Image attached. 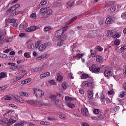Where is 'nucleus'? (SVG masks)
I'll use <instances>...</instances> for the list:
<instances>
[{
	"instance_id": "412c9836",
	"label": "nucleus",
	"mask_w": 126,
	"mask_h": 126,
	"mask_svg": "<svg viewBox=\"0 0 126 126\" xmlns=\"http://www.w3.org/2000/svg\"><path fill=\"white\" fill-rule=\"evenodd\" d=\"M120 36H121L120 33L119 32H117V31H116V33L114 34L112 38L114 39H116L119 38L120 37Z\"/></svg>"
},
{
	"instance_id": "e433bc0d",
	"label": "nucleus",
	"mask_w": 126,
	"mask_h": 126,
	"mask_svg": "<svg viewBox=\"0 0 126 126\" xmlns=\"http://www.w3.org/2000/svg\"><path fill=\"white\" fill-rule=\"evenodd\" d=\"M125 50H126V46H124L123 47L120 48V49H119V53H121Z\"/></svg>"
},
{
	"instance_id": "b1692460",
	"label": "nucleus",
	"mask_w": 126,
	"mask_h": 126,
	"mask_svg": "<svg viewBox=\"0 0 126 126\" xmlns=\"http://www.w3.org/2000/svg\"><path fill=\"white\" fill-rule=\"evenodd\" d=\"M15 97L16 99L17 100L20 102H21V103L24 102V99L20 96H19L18 95H16Z\"/></svg>"
},
{
	"instance_id": "774afa93",
	"label": "nucleus",
	"mask_w": 126,
	"mask_h": 126,
	"mask_svg": "<svg viewBox=\"0 0 126 126\" xmlns=\"http://www.w3.org/2000/svg\"><path fill=\"white\" fill-rule=\"evenodd\" d=\"M82 126H90L89 124L86 123H83L82 124Z\"/></svg>"
},
{
	"instance_id": "9b49d317",
	"label": "nucleus",
	"mask_w": 126,
	"mask_h": 126,
	"mask_svg": "<svg viewBox=\"0 0 126 126\" xmlns=\"http://www.w3.org/2000/svg\"><path fill=\"white\" fill-rule=\"evenodd\" d=\"M115 33H116V31L115 30L108 31L107 32V35L109 37L112 36L113 38V36L114 35V34H115Z\"/></svg>"
},
{
	"instance_id": "c03bdc74",
	"label": "nucleus",
	"mask_w": 126,
	"mask_h": 126,
	"mask_svg": "<svg viewBox=\"0 0 126 126\" xmlns=\"http://www.w3.org/2000/svg\"><path fill=\"white\" fill-rule=\"evenodd\" d=\"M121 18L124 20H126V13H123L121 14Z\"/></svg>"
},
{
	"instance_id": "473e14b6",
	"label": "nucleus",
	"mask_w": 126,
	"mask_h": 126,
	"mask_svg": "<svg viewBox=\"0 0 126 126\" xmlns=\"http://www.w3.org/2000/svg\"><path fill=\"white\" fill-rule=\"evenodd\" d=\"M66 105L68 108H70L71 109H74L75 108V105L72 103H67Z\"/></svg>"
},
{
	"instance_id": "de8ad7c7",
	"label": "nucleus",
	"mask_w": 126,
	"mask_h": 126,
	"mask_svg": "<svg viewBox=\"0 0 126 126\" xmlns=\"http://www.w3.org/2000/svg\"><path fill=\"white\" fill-rule=\"evenodd\" d=\"M62 87L63 89H66L67 88V85L66 83H63L62 85Z\"/></svg>"
},
{
	"instance_id": "1a4fd4ad",
	"label": "nucleus",
	"mask_w": 126,
	"mask_h": 126,
	"mask_svg": "<svg viewBox=\"0 0 126 126\" xmlns=\"http://www.w3.org/2000/svg\"><path fill=\"white\" fill-rule=\"evenodd\" d=\"M63 32L62 30H59L55 32V37L57 38L60 37L63 35Z\"/></svg>"
},
{
	"instance_id": "79ce46f5",
	"label": "nucleus",
	"mask_w": 126,
	"mask_h": 126,
	"mask_svg": "<svg viewBox=\"0 0 126 126\" xmlns=\"http://www.w3.org/2000/svg\"><path fill=\"white\" fill-rule=\"evenodd\" d=\"M40 124L41 125H49L50 124V123L49 122L41 121L40 122Z\"/></svg>"
},
{
	"instance_id": "ea45409f",
	"label": "nucleus",
	"mask_w": 126,
	"mask_h": 126,
	"mask_svg": "<svg viewBox=\"0 0 126 126\" xmlns=\"http://www.w3.org/2000/svg\"><path fill=\"white\" fill-rule=\"evenodd\" d=\"M0 58H7V55L5 54L0 53Z\"/></svg>"
},
{
	"instance_id": "0e129e2a",
	"label": "nucleus",
	"mask_w": 126,
	"mask_h": 126,
	"mask_svg": "<svg viewBox=\"0 0 126 126\" xmlns=\"http://www.w3.org/2000/svg\"><path fill=\"white\" fill-rule=\"evenodd\" d=\"M14 126H23L21 125L20 122H19V123H15L14 125Z\"/></svg>"
},
{
	"instance_id": "a878e982",
	"label": "nucleus",
	"mask_w": 126,
	"mask_h": 126,
	"mask_svg": "<svg viewBox=\"0 0 126 126\" xmlns=\"http://www.w3.org/2000/svg\"><path fill=\"white\" fill-rule=\"evenodd\" d=\"M46 57V55L43 54V55H41V56H39L37 57L36 58V61H40L43 59H45V57Z\"/></svg>"
},
{
	"instance_id": "ddd939ff",
	"label": "nucleus",
	"mask_w": 126,
	"mask_h": 126,
	"mask_svg": "<svg viewBox=\"0 0 126 126\" xmlns=\"http://www.w3.org/2000/svg\"><path fill=\"white\" fill-rule=\"evenodd\" d=\"M28 27V24L27 23L24 21L20 25V29L21 30H23V29H26V28Z\"/></svg>"
},
{
	"instance_id": "f3484780",
	"label": "nucleus",
	"mask_w": 126,
	"mask_h": 126,
	"mask_svg": "<svg viewBox=\"0 0 126 126\" xmlns=\"http://www.w3.org/2000/svg\"><path fill=\"white\" fill-rule=\"evenodd\" d=\"M20 95L22 96L28 97L30 96V94L25 92H21L19 93Z\"/></svg>"
},
{
	"instance_id": "c756f323",
	"label": "nucleus",
	"mask_w": 126,
	"mask_h": 126,
	"mask_svg": "<svg viewBox=\"0 0 126 126\" xmlns=\"http://www.w3.org/2000/svg\"><path fill=\"white\" fill-rule=\"evenodd\" d=\"M90 52H91L92 57H95V56L96 55V53L94 50H91Z\"/></svg>"
},
{
	"instance_id": "680f3d73",
	"label": "nucleus",
	"mask_w": 126,
	"mask_h": 126,
	"mask_svg": "<svg viewBox=\"0 0 126 126\" xmlns=\"http://www.w3.org/2000/svg\"><path fill=\"white\" fill-rule=\"evenodd\" d=\"M120 110V107L119 106H116L115 108L114 109V112H116Z\"/></svg>"
},
{
	"instance_id": "7c9ffc66",
	"label": "nucleus",
	"mask_w": 126,
	"mask_h": 126,
	"mask_svg": "<svg viewBox=\"0 0 126 126\" xmlns=\"http://www.w3.org/2000/svg\"><path fill=\"white\" fill-rule=\"evenodd\" d=\"M7 21L8 23H15L16 20L13 19H8Z\"/></svg>"
},
{
	"instance_id": "aec40b11",
	"label": "nucleus",
	"mask_w": 126,
	"mask_h": 126,
	"mask_svg": "<svg viewBox=\"0 0 126 126\" xmlns=\"http://www.w3.org/2000/svg\"><path fill=\"white\" fill-rule=\"evenodd\" d=\"M57 80L59 82H62L63 80V77L61 76L60 73L57 74Z\"/></svg>"
},
{
	"instance_id": "7ed1b4c3",
	"label": "nucleus",
	"mask_w": 126,
	"mask_h": 126,
	"mask_svg": "<svg viewBox=\"0 0 126 126\" xmlns=\"http://www.w3.org/2000/svg\"><path fill=\"white\" fill-rule=\"evenodd\" d=\"M51 45L49 43H45L40 45L39 47V50L40 51H43L47 48H50Z\"/></svg>"
},
{
	"instance_id": "c9c22d12",
	"label": "nucleus",
	"mask_w": 126,
	"mask_h": 126,
	"mask_svg": "<svg viewBox=\"0 0 126 126\" xmlns=\"http://www.w3.org/2000/svg\"><path fill=\"white\" fill-rule=\"evenodd\" d=\"M126 95V92H122L120 93V94H119V97L123 98Z\"/></svg>"
},
{
	"instance_id": "cd10ccee",
	"label": "nucleus",
	"mask_w": 126,
	"mask_h": 126,
	"mask_svg": "<svg viewBox=\"0 0 126 126\" xmlns=\"http://www.w3.org/2000/svg\"><path fill=\"white\" fill-rule=\"evenodd\" d=\"M16 9V8L13 5L12 7H11L10 8H9V9L7 11V13H9L10 12H12V11L15 10Z\"/></svg>"
},
{
	"instance_id": "f257e3e1",
	"label": "nucleus",
	"mask_w": 126,
	"mask_h": 126,
	"mask_svg": "<svg viewBox=\"0 0 126 126\" xmlns=\"http://www.w3.org/2000/svg\"><path fill=\"white\" fill-rule=\"evenodd\" d=\"M41 44V41H38L35 43H32L31 44H28L27 46V48L28 49H36L38 48L39 46H40Z\"/></svg>"
},
{
	"instance_id": "5701e85b",
	"label": "nucleus",
	"mask_w": 126,
	"mask_h": 126,
	"mask_svg": "<svg viewBox=\"0 0 126 126\" xmlns=\"http://www.w3.org/2000/svg\"><path fill=\"white\" fill-rule=\"evenodd\" d=\"M96 61L98 63H102L103 62V58L101 56H96Z\"/></svg>"
},
{
	"instance_id": "052dcab7",
	"label": "nucleus",
	"mask_w": 126,
	"mask_h": 126,
	"mask_svg": "<svg viewBox=\"0 0 126 126\" xmlns=\"http://www.w3.org/2000/svg\"><path fill=\"white\" fill-rule=\"evenodd\" d=\"M100 98L101 99V101L103 102L104 101V98H105L103 94H101Z\"/></svg>"
},
{
	"instance_id": "f8f14e48",
	"label": "nucleus",
	"mask_w": 126,
	"mask_h": 126,
	"mask_svg": "<svg viewBox=\"0 0 126 126\" xmlns=\"http://www.w3.org/2000/svg\"><path fill=\"white\" fill-rule=\"evenodd\" d=\"M37 28L36 26H31L26 29V32H33V31H35Z\"/></svg>"
},
{
	"instance_id": "6e6552de",
	"label": "nucleus",
	"mask_w": 126,
	"mask_h": 126,
	"mask_svg": "<svg viewBox=\"0 0 126 126\" xmlns=\"http://www.w3.org/2000/svg\"><path fill=\"white\" fill-rule=\"evenodd\" d=\"M65 39H66L65 35L62 36V38H61V41L57 43V46L58 47L62 46L63 45V41L65 40Z\"/></svg>"
},
{
	"instance_id": "a211bd4d",
	"label": "nucleus",
	"mask_w": 126,
	"mask_h": 126,
	"mask_svg": "<svg viewBox=\"0 0 126 126\" xmlns=\"http://www.w3.org/2000/svg\"><path fill=\"white\" fill-rule=\"evenodd\" d=\"M16 122V120H13L12 119H10L8 123H7V126H10L13 124L15 123Z\"/></svg>"
},
{
	"instance_id": "0eeeda50",
	"label": "nucleus",
	"mask_w": 126,
	"mask_h": 126,
	"mask_svg": "<svg viewBox=\"0 0 126 126\" xmlns=\"http://www.w3.org/2000/svg\"><path fill=\"white\" fill-rule=\"evenodd\" d=\"M104 75L105 77H109L112 76V73L110 69L107 68L105 71H104Z\"/></svg>"
},
{
	"instance_id": "4d7b16f0",
	"label": "nucleus",
	"mask_w": 126,
	"mask_h": 126,
	"mask_svg": "<svg viewBox=\"0 0 126 126\" xmlns=\"http://www.w3.org/2000/svg\"><path fill=\"white\" fill-rule=\"evenodd\" d=\"M24 56L27 58H29L30 57V55L28 52L25 53Z\"/></svg>"
},
{
	"instance_id": "bf43d9fd",
	"label": "nucleus",
	"mask_w": 126,
	"mask_h": 126,
	"mask_svg": "<svg viewBox=\"0 0 126 126\" xmlns=\"http://www.w3.org/2000/svg\"><path fill=\"white\" fill-rule=\"evenodd\" d=\"M94 114H96V115L99 114V109H94Z\"/></svg>"
},
{
	"instance_id": "864d4df0",
	"label": "nucleus",
	"mask_w": 126,
	"mask_h": 126,
	"mask_svg": "<svg viewBox=\"0 0 126 126\" xmlns=\"http://www.w3.org/2000/svg\"><path fill=\"white\" fill-rule=\"evenodd\" d=\"M64 98H65V100L70 101V100H73V98H71V97H70L69 96H65Z\"/></svg>"
},
{
	"instance_id": "423d86ee",
	"label": "nucleus",
	"mask_w": 126,
	"mask_h": 126,
	"mask_svg": "<svg viewBox=\"0 0 126 126\" xmlns=\"http://www.w3.org/2000/svg\"><path fill=\"white\" fill-rule=\"evenodd\" d=\"M93 85V83L92 82H91V81H85L83 82L82 83V87H90L91 86Z\"/></svg>"
},
{
	"instance_id": "6ab92c4d",
	"label": "nucleus",
	"mask_w": 126,
	"mask_h": 126,
	"mask_svg": "<svg viewBox=\"0 0 126 126\" xmlns=\"http://www.w3.org/2000/svg\"><path fill=\"white\" fill-rule=\"evenodd\" d=\"M52 13L53 10L51 9L46 7V11L45 12V14L47 15V16H49L50 14H52Z\"/></svg>"
},
{
	"instance_id": "f704fd0d",
	"label": "nucleus",
	"mask_w": 126,
	"mask_h": 126,
	"mask_svg": "<svg viewBox=\"0 0 126 126\" xmlns=\"http://www.w3.org/2000/svg\"><path fill=\"white\" fill-rule=\"evenodd\" d=\"M88 77H89V75L88 74H82L81 76V78L82 79H86Z\"/></svg>"
},
{
	"instance_id": "3c124183",
	"label": "nucleus",
	"mask_w": 126,
	"mask_h": 126,
	"mask_svg": "<svg viewBox=\"0 0 126 126\" xmlns=\"http://www.w3.org/2000/svg\"><path fill=\"white\" fill-rule=\"evenodd\" d=\"M114 44L116 46H119L120 44V41L119 39H116L115 42Z\"/></svg>"
},
{
	"instance_id": "49530a36",
	"label": "nucleus",
	"mask_w": 126,
	"mask_h": 126,
	"mask_svg": "<svg viewBox=\"0 0 126 126\" xmlns=\"http://www.w3.org/2000/svg\"><path fill=\"white\" fill-rule=\"evenodd\" d=\"M4 99L5 100H11L12 98L11 96H9V95H6L4 97Z\"/></svg>"
},
{
	"instance_id": "603ef678",
	"label": "nucleus",
	"mask_w": 126,
	"mask_h": 126,
	"mask_svg": "<svg viewBox=\"0 0 126 126\" xmlns=\"http://www.w3.org/2000/svg\"><path fill=\"white\" fill-rule=\"evenodd\" d=\"M12 49L11 48L6 49L4 51H3V53L6 54L8 53L10 51H12Z\"/></svg>"
},
{
	"instance_id": "4be33fe9",
	"label": "nucleus",
	"mask_w": 126,
	"mask_h": 126,
	"mask_svg": "<svg viewBox=\"0 0 126 126\" xmlns=\"http://www.w3.org/2000/svg\"><path fill=\"white\" fill-rule=\"evenodd\" d=\"M32 80V79L31 78H28L27 79H26L23 81L21 82V84L22 85H25V84H26L30 82H31Z\"/></svg>"
},
{
	"instance_id": "39448f33",
	"label": "nucleus",
	"mask_w": 126,
	"mask_h": 126,
	"mask_svg": "<svg viewBox=\"0 0 126 126\" xmlns=\"http://www.w3.org/2000/svg\"><path fill=\"white\" fill-rule=\"evenodd\" d=\"M49 99L55 102V105H57L59 102V100L57 98L56 95H51L49 97Z\"/></svg>"
},
{
	"instance_id": "72a5a7b5",
	"label": "nucleus",
	"mask_w": 126,
	"mask_h": 126,
	"mask_svg": "<svg viewBox=\"0 0 126 126\" xmlns=\"http://www.w3.org/2000/svg\"><path fill=\"white\" fill-rule=\"evenodd\" d=\"M59 118L62 120H66V116L64 114H61V115H59Z\"/></svg>"
},
{
	"instance_id": "bb28decb",
	"label": "nucleus",
	"mask_w": 126,
	"mask_h": 126,
	"mask_svg": "<svg viewBox=\"0 0 126 126\" xmlns=\"http://www.w3.org/2000/svg\"><path fill=\"white\" fill-rule=\"evenodd\" d=\"M93 91H88L87 92V95H88V96L89 98H91V97H93Z\"/></svg>"
},
{
	"instance_id": "2eb2a0df",
	"label": "nucleus",
	"mask_w": 126,
	"mask_h": 126,
	"mask_svg": "<svg viewBox=\"0 0 126 126\" xmlns=\"http://www.w3.org/2000/svg\"><path fill=\"white\" fill-rule=\"evenodd\" d=\"M81 113L83 114V115L86 117L88 114V111L87 108H82L81 109Z\"/></svg>"
},
{
	"instance_id": "338daca9",
	"label": "nucleus",
	"mask_w": 126,
	"mask_h": 126,
	"mask_svg": "<svg viewBox=\"0 0 126 126\" xmlns=\"http://www.w3.org/2000/svg\"><path fill=\"white\" fill-rule=\"evenodd\" d=\"M113 94H114V91L113 90H111V91H108V94L109 95H112Z\"/></svg>"
},
{
	"instance_id": "c85d7f7f",
	"label": "nucleus",
	"mask_w": 126,
	"mask_h": 126,
	"mask_svg": "<svg viewBox=\"0 0 126 126\" xmlns=\"http://www.w3.org/2000/svg\"><path fill=\"white\" fill-rule=\"evenodd\" d=\"M30 17L32 20H35L36 18V13H33L30 16Z\"/></svg>"
},
{
	"instance_id": "6e6d98bb",
	"label": "nucleus",
	"mask_w": 126,
	"mask_h": 126,
	"mask_svg": "<svg viewBox=\"0 0 126 126\" xmlns=\"http://www.w3.org/2000/svg\"><path fill=\"white\" fill-rule=\"evenodd\" d=\"M48 83L49 84V85H53L55 84V80H51L48 81Z\"/></svg>"
},
{
	"instance_id": "dca6fc26",
	"label": "nucleus",
	"mask_w": 126,
	"mask_h": 126,
	"mask_svg": "<svg viewBox=\"0 0 126 126\" xmlns=\"http://www.w3.org/2000/svg\"><path fill=\"white\" fill-rule=\"evenodd\" d=\"M37 104L36 106H47V104L45 103L43 101H36Z\"/></svg>"
},
{
	"instance_id": "f03ea898",
	"label": "nucleus",
	"mask_w": 126,
	"mask_h": 126,
	"mask_svg": "<svg viewBox=\"0 0 126 126\" xmlns=\"http://www.w3.org/2000/svg\"><path fill=\"white\" fill-rule=\"evenodd\" d=\"M34 93L37 97H41L44 95V92L40 89H34Z\"/></svg>"
},
{
	"instance_id": "5fc2aeb1",
	"label": "nucleus",
	"mask_w": 126,
	"mask_h": 126,
	"mask_svg": "<svg viewBox=\"0 0 126 126\" xmlns=\"http://www.w3.org/2000/svg\"><path fill=\"white\" fill-rule=\"evenodd\" d=\"M21 79V77L20 76H19L17 77L13 81V82H17L19 80H20Z\"/></svg>"
},
{
	"instance_id": "393cba45",
	"label": "nucleus",
	"mask_w": 126,
	"mask_h": 126,
	"mask_svg": "<svg viewBox=\"0 0 126 126\" xmlns=\"http://www.w3.org/2000/svg\"><path fill=\"white\" fill-rule=\"evenodd\" d=\"M27 102L28 104H30V105H33V106H36L37 102L36 101H33V100H27Z\"/></svg>"
},
{
	"instance_id": "69168bd1",
	"label": "nucleus",
	"mask_w": 126,
	"mask_h": 126,
	"mask_svg": "<svg viewBox=\"0 0 126 126\" xmlns=\"http://www.w3.org/2000/svg\"><path fill=\"white\" fill-rule=\"evenodd\" d=\"M20 12V11H16L14 12H13L12 13L13 15H17L18 14H19Z\"/></svg>"
},
{
	"instance_id": "13d9d810",
	"label": "nucleus",
	"mask_w": 126,
	"mask_h": 126,
	"mask_svg": "<svg viewBox=\"0 0 126 126\" xmlns=\"http://www.w3.org/2000/svg\"><path fill=\"white\" fill-rule=\"evenodd\" d=\"M105 100L107 104H110V103L111 102V100L108 98V97L106 98Z\"/></svg>"
},
{
	"instance_id": "a19ab883",
	"label": "nucleus",
	"mask_w": 126,
	"mask_h": 126,
	"mask_svg": "<svg viewBox=\"0 0 126 126\" xmlns=\"http://www.w3.org/2000/svg\"><path fill=\"white\" fill-rule=\"evenodd\" d=\"M77 19V17H74L73 18H72L70 21H69L67 24H71L72 22H73V21H74L75 20H76Z\"/></svg>"
},
{
	"instance_id": "58836bf2",
	"label": "nucleus",
	"mask_w": 126,
	"mask_h": 126,
	"mask_svg": "<svg viewBox=\"0 0 126 126\" xmlns=\"http://www.w3.org/2000/svg\"><path fill=\"white\" fill-rule=\"evenodd\" d=\"M47 10V7L45 8H41V9L40 10V13H46V11Z\"/></svg>"
},
{
	"instance_id": "e2e57ef3",
	"label": "nucleus",
	"mask_w": 126,
	"mask_h": 126,
	"mask_svg": "<svg viewBox=\"0 0 126 126\" xmlns=\"http://www.w3.org/2000/svg\"><path fill=\"white\" fill-rule=\"evenodd\" d=\"M47 0H44V1H41V2L40 3V4L41 5H44L45 4H47Z\"/></svg>"
},
{
	"instance_id": "4c0bfd02",
	"label": "nucleus",
	"mask_w": 126,
	"mask_h": 126,
	"mask_svg": "<svg viewBox=\"0 0 126 126\" xmlns=\"http://www.w3.org/2000/svg\"><path fill=\"white\" fill-rule=\"evenodd\" d=\"M95 49L97 51H100V52L102 51V50H103L102 47H101L100 46H99L95 47Z\"/></svg>"
},
{
	"instance_id": "a18cd8bd",
	"label": "nucleus",
	"mask_w": 126,
	"mask_h": 126,
	"mask_svg": "<svg viewBox=\"0 0 126 126\" xmlns=\"http://www.w3.org/2000/svg\"><path fill=\"white\" fill-rule=\"evenodd\" d=\"M51 30V28L50 27H46L43 29V31H45V32L47 31H50Z\"/></svg>"
},
{
	"instance_id": "37998d69",
	"label": "nucleus",
	"mask_w": 126,
	"mask_h": 126,
	"mask_svg": "<svg viewBox=\"0 0 126 126\" xmlns=\"http://www.w3.org/2000/svg\"><path fill=\"white\" fill-rule=\"evenodd\" d=\"M85 54L84 53L81 54H77L76 56L79 58H82Z\"/></svg>"
},
{
	"instance_id": "9d476101",
	"label": "nucleus",
	"mask_w": 126,
	"mask_h": 126,
	"mask_svg": "<svg viewBox=\"0 0 126 126\" xmlns=\"http://www.w3.org/2000/svg\"><path fill=\"white\" fill-rule=\"evenodd\" d=\"M114 21H115L114 18L109 17L106 18L105 23L107 24H112Z\"/></svg>"
},
{
	"instance_id": "8fccbe9b",
	"label": "nucleus",
	"mask_w": 126,
	"mask_h": 126,
	"mask_svg": "<svg viewBox=\"0 0 126 126\" xmlns=\"http://www.w3.org/2000/svg\"><path fill=\"white\" fill-rule=\"evenodd\" d=\"M6 76L5 75V73H4V72H2L0 74V80L1 79V78H5Z\"/></svg>"
},
{
	"instance_id": "09e8293b",
	"label": "nucleus",
	"mask_w": 126,
	"mask_h": 126,
	"mask_svg": "<svg viewBox=\"0 0 126 126\" xmlns=\"http://www.w3.org/2000/svg\"><path fill=\"white\" fill-rule=\"evenodd\" d=\"M68 27L66 26L63 28L61 30H62V32H63V33L65 32V31H66L67 30H68Z\"/></svg>"
},
{
	"instance_id": "2f4dec72",
	"label": "nucleus",
	"mask_w": 126,
	"mask_h": 126,
	"mask_svg": "<svg viewBox=\"0 0 126 126\" xmlns=\"http://www.w3.org/2000/svg\"><path fill=\"white\" fill-rule=\"evenodd\" d=\"M116 6L115 5L112 6L109 10L110 12H114L116 10Z\"/></svg>"
},
{
	"instance_id": "4468645a",
	"label": "nucleus",
	"mask_w": 126,
	"mask_h": 126,
	"mask_svg": "<svg viewBox=\"0 0 126 126\" xmlns=\"http://www.w3.org/2000/svg\"><path fill=\"white\" fill-rule=\"evenodd\" d=\"M49 76H50V72H46V73H43L42 74H41L39 76V78L41 79H43L45 78L46 77H49Z\"/></svg>"
},
{
	"instance_id": "20e7f679",
	"label": "nucleus",
	"mask_w": 126,
	"mask_h": 126,
	"mask_svg": "<svg viewBox=\"0 0 126 126\" xmlns=\"http://www.w3.org/2000/svg\"><path fill=\"white\" fill-rule=\"evenodd\" d=\"M94 67H95V64H93L92 66H91V67H90V68H89L90 71H91L93 73H94L99 72V71H100L99 68H98V67L94 68Z\"/></svg>"
}]
</instances>
